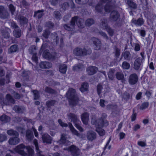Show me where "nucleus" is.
I'll return each mask as SVG.
<instances>
[{"label":"nucleus","mask_w":156,"mask_h":156,"mask_svg":"<svg viewBox=\"0 0 156 156\" xmlns=\"http://www.w3.org/2000/svg\"><path fill=\"white\" fill-rule=\"evenodd\" d=\"M44 10H39L36 12H35L34 14V16L35 17L37 16L38 18H41L43 14V12Z\"/></svg>","instance_id":"obj_32"},{"label":"nucleus","mask_w":156,"mask_h":156,"mask_svg":"<svg viewBox=\"0 0 156 156\" xmlns=\"http://www.w3.org/2000/svg\"><path fill=\"white\" fill-rule=\"evenodd\" d=\"M106 101L102 99H101L100 100V105L101 106L103 107L105 106V104Z\"/></svg>","instance_id":"obj_59"},{"label":"nucleus","mask_w":156,"mask_h":156,"mask_svg":"<svg viewBox=\"0 0 156 156\" xmlns=\"http://www.w3.org/2000/svg\"><path fill=\"white\" fill-rule=\"evenodd\" d=\"M87 136L88 140L92 141L96 138V134L93 131H89L87 133Z\"/></svg>","instance_id":"obj_12"},{"label":"nucleus","mask_w":156,"mask_h":156,"mask_svg":"<svg viewBox=\"0 0 156 156\" xmlns=\"http://www.w3.org/2000/svg\"><path fill=\"white\" fill-rule=\"evenodd\" d=\"M122 67L123 69H129L130 67V65L128 63L126 62H124L122 63Z\"/></svg>","instance_id":"obj_38"},{"label":"nucleus","mask_w":156,"mask_h":156,"mask_svg":"<svg viewBox=\"0 0 156 156\" xmlns=\"http://www.w3.org/2000/svg\"><path fill=\"white\" fill-rule=\"evenodd\" d=\"M102 2H106L107 4L105 7V10L107 12H110L113 7L111 5V0H100Z\"/></svg>","instance_id":"obj_8"},{"label":"nucleus","mask_w":156,"mask_h":156,"mask_svg":"<svg viewBox=\"0 0 156 156\" xmlns=\"http://www.w3.org/2000/svg\"><path fill=\"white\" fill-rule=\"evenodd\" d=\"M42 139L44 143H51V137L47 134H45L42 136Z\"/></svg>","instance_id":"obj_18"},{"label":"nucleus","mask_w":156,"mask_h":156,"mask_svg":"<svg viewBox=\"0 0 156 156\" xmlns=\"http://www.w3.org/2000/svg\"><path fill=\"white\" fill-rule=\"evenodd\" d=\"M89 0H75L77 3L79 4H85Z\"/></svg>","instance_id":"obj_45"},{"label":"nucleus","mask_w":156,"mask_h":156,"mask_svg":"<svg viewBox=\"0 0 156 156\" xmlns=\"http://www.w3.org/2000/svg\"><path fill=\"white\" fill-rule=\"evenodd\" d=\"M17 49V47L16 45H14L10 47L9 49V52L11 53L15 52Z\"/></svg>","instance_id":"obj_33"},{"label":"nucleus","mask_w":156,"mask_h":156,"mask_svg":"<svg viewBox=\"0 0 156 156\" xmlns=\"http://www.w3.org/2000/svg\"><path fill=\"white\" fill-rule=\"evenodd\" d=\"M128 4L129 6L133 8H135L136 7V4L131 0H128Z\"/></svg>","instance_id":"obj_36"},{"label":"nucleus","mask_w":156,"mask_h":156,"mask_svg":"<svg viewBox=\"0 0 156 156\" xmlns=\"http://www.w3.org/2000/svg\"><path fill=\"white\" fill-rule=\"evenodd\" d=\"M53 24L51 22H49L46 24V27L49 29L51 28L53 26Z\"/></svg>","instance_id":"obj_55"},{"label":"nucleus","mask_w":156,"mask_h":156,"mask_svg":"<svg viewBox=\"0 0 156 156\" xmlns=\"http://www.w3.org/2000/svg\"><path fill=\"white\" fill-rule=\"evenodd\" d=\"M91 123L92 125H95L96 131L100 136H102L105 134V132L101 128V127L108 125V122L106 120L102 118L96 120V118L94 117L92 118Z\"/></svg>","instance_id":"obj_1"},{"label":"nucleus","mask_w":156,"mask_h":156,"mask_svg":"<svg viewBox=\"0 0 156 156\" xmlns=\"http://www.w3.org/2000/svg\"><path fill=\"white\" fill-rule=\"evenodd\" d=\"M102 6L99 4L96 7L95 9L98 12H100L101 11Z\"/></svg>","instance_id":"obj_57"},{"label":"nucleus","mask_w":156,"mask_h":156,"mask_svg":"<svg viewBox=\"0 0 156 156\" xmlns=\"http://www.w3.org/2000/svg\"><path fill=\"white\" fill-rule=\"evenodd\" d=\"M90 52V50L89 51H87L85 49L82 50L80 48H76L73 51V54L76 56L85 55L89 54Z\"/></svg>","instance_id":"obj_6"},{"label":"nucleus","mask_w":156,"mask_h":156,"mask_svg":"<svg viewBox=\"0 0 156 156\" xmlns=\"http://www.w3.org/2000/svg\"><path fill=\"white\" fill-rule=\"evenodd\" d=\"M16 19L17 20H19L21 23L24 24L26 23L28 21V20L27 19L23 16H20L18 18V19H17L16 17Z\"/></svg>","instance_id":"obj_30"},{"label":"nucleus","mask_w":156,"mask_h":156,"mask_svg":"<svg viewBox=\"0 0 156 156\" xmlns=\"http://www.w3.org/2000/svg\"><path fill=\"white\" fill-rule=\"evenodd\" d=\"M26 136L27 139L29 140H31L34 137L33 133L30 130H28L27 131Z\"/></svg>","instance_id":"obj_27"},{"label":"nucleus","mask_w":156,"mask_h":156,"mask_svg":"<svg viewBox=\"0 0 156 156\" xmlns=\"http://www.w3.org/2000/svg\"><path fill=\"white\" fill-rule=\"evenodd\" d=\"M7 133L10 136H18L19 134L17 132L13 129H10L7 131Z\"/></svg>","instance_id":"obj_25"},{"label":"nucleus","mask_w":156,"mask_h":156,"mask_svg":"<svg viewBox=\"0 0 156 156\" xmlns=\"http://www.w3.org/2000/svg\"><path fill=\"white\" fill-rule=\"evenodd\" d=\"M10 29L9 28H7L6 31L2 32V35L5 38H7L9 37V32L10 31Z\"/></svg>","instance_id":"obj_35"},{"label":"nucleus","mask_w":156,"mask_h":156,"mask_svg":"<svg viewBox=\"0 0 156 156\" xmlns=\"http://www.w3.org/2000/svg\"><path fill=\"white\" fill-rule=\"evenodd\" d=\"M149 105V104L147 102H145L142 104L140 106V108L141 110H144L147 108Z\"/></svg>","instance_id":"obj_39"},{"label":"nucleus","mask_w":156,"mask_h":156,"mask_svg":"<svg viewBox=\"0 0 156 156\" xmlns=\"http://www.w3.org/2000/svg\"><path fill=\"white\" fill-rule=\"evenodd\" d=\"M138 77L136 74H133L131 75L129 78V82L131 84H134L137 82Z\"/></svg>","instance_id":"obj_14"},{"label":"nucleus","mask_w":156,"mask_h":156,"mask_svg":"<svg viewBox=\"0 0 156 156\" xmlns=\"http://www.w3.org/2000/svg\"><path fill=\"white\" fill-rule=\"evenodd\" d=\"M140 49V47L139 44H136L135 46V50L136 51H139Z\"/></svg>","instance_id":"obj_60"},{"label":"nucleus","mask_w":156,"mask_h":156,"mask_svg":"<svg viewBox=\"0 0 156 156\" xmlns=\"http://www.w3.org/2000/svg\"><path fill=\"white\" fill-rule=\"evenodd\" d=\"M69 126L72 134L77 136H80V134L78 133V131L74 128L71 123H69Z\"/></svg>","instance_id":"obj_24"},{"label":"nucleus","mask_w":156,"mask_h":156,"mask_svg":"<svg viewBox=\"0 0 156 156\" xmlns=\"http://www.w3.org/2000/svg\"><path fill=\"white\" fill-rule=\"evenodd\" d=\"M69 6V5L68 3H65L62 6V8L63 9H65L66 8L68 7Z\"/></svg>","instance_id":"obj_62"},{"label":"nucleus","mask_w":156,"mask_h":156,"mask_svg":"<svg viewBox=\"0 0 156 156\" xmlns=\"http://www.w3.org/2000/svg\"><path fill=\"white\" fill-rule=\"evenodd\" d=\"M119 17V15L116 11H113L110 15V18L113 21H116Z\"/></svg>","instance_id":"obj_20"},{"label":"nucleus","mask_w":156,"mask_h":156,"mask_svg":"<svg viewBox=\"0 0 156 156\" xmlns=\"http://www.w3.org/2000/svg\"><path fill=\"white\" fill-rule=\"evenodd\" d=\"M117 79L119 80H122L124 78V75L121 72H118L116 74Z\"/></svg>","instance_id":"obj_37"},{"label":"nucleus","mask_w":156,"mask_h":156,"mask_svg":"<svg viewBox=\"0 0 156 156\" xmlns=\"http://www.w3.org/2000/svg\"><path fill=\"white\" fill-rule=\"evenodd\" d=\"M7 139L6 136L5 134H0V142H2L5 140Z\"/></svg>","instance_id":"obj_42"},{"label":"nucleus","mask_w":156,"mask_h":156,"mask_svg":"<svg viewBox=\"0 0 156 156\" xmlns=\"http://www.w3.org/2000/svg\"><path fill=\"white\" fill-rule=\"evenodd\" d=\"M68 149L73 156H77L80 154V150L74 145H72Z\"/></svg>","instance_id":"obj_7"},{"label":"nucleus","mask_w":156,"mask_h":156,"mask_svg":"<svg viewBox=\"0 0 156 156\" xmlns=\"http://www.w3.org/2000/svg\"><path fill=\"white\" fill-rule=\"evenodd\" d=\"M4 7L2 6H0V17L3 19L5 18L6 17H3L2 15H3Z\"/></svg>","instance_id":"obj_49"},{"label":"nucleus","mask_w":156,"mask_h":156,"mask_svg":"<svg viewBox=\"0 0 156 156\" xmlns=\"http://www.w3.org/2000/svg\"><path fill=\"white\" fill-rule=\"evenodd\" d=\"M45 90L46 92L50 94H53L55 93V91L54 90H52V89L48 87H47L46 88Z\"/></svg>","instance_id":"obj_46"},{"label":"nucleus","mask_w":156,"mask_h":156,"mask_svg":"<svg viewBox=\"0 0 156 156\" xmlns=\"http://www.w3.org/2000/svg\"><path fill=\"white\" fill-rule=\"evenodd\" d=\"M76 21L79 28H82L84 27L83 20L75 16L72 18L70 24H66L64 26V28L68 31H74Z\"/></svg>","instance_id":"obj_3"},{"label":"nucleus","mask_w":156,"mask_h":156,"mask_svg":"<svg viewBox=\"0 0 156 156\" xmlns=\"http://www.w3.org/2000/svg\"><path fill=\"white\" fill-rule=\"evenodd\" d=\"M14 36L16 37H19L21 36V30L20 29H15L13 31Z\"/></svg>","instance_id":"obj_31"},{"label":"nucleus","mask_w":156,"mask_h":156,"mask_svg":"<svg viewBox=\"0 0 156 156\" xmlns=\"http://www.w3.org/2000/svg\"><path fill=\"white\" fill-rule=\"evenodd\" d=\"M102 26L103 28L106 29L107 32L108 33L109 35L112 36L113 34V31L109 27H108L107 23L103 22H102Z\"/></svg>","instance_id":"obj_19"},{"label":"nucleus","mask_w":156,"mask_h":156,"mask_svg":"<svg viewBox=\"0 0 156 156\" xmlns=\"http://www.w3.org/2000/svg\"><path fill=\"white\" fill-rule=\"evenodd\" d=\"M97 70V68L94 66L89 67L87 69V73L90 75H92L95 74Z\"/></svg>","instance_id":"obj_16"},{"label":"nucleus","mask_w":156,"mask_h":156,"mask_svg":"<svg viewBox=\"0 0 156 156\" xmlns=\"http://www.w3.org/2000/svg\"><path fill=\"white\" fill-rule=\"evenodd\" d=\"M68 118L69 121L73 122L75 124V127L80 131H83L82 128L80 126L79 123L80 122L79 120L77 119L76 116L74 114L70 113L68 115Z\"/></svg>","instance_id":"obj_5"},{"label":"nucleus","mask_w":156,"mask_h":156,"mask_svg":"<svg viewBox=\"0 0 156 156\" xmlns=\"http://www.w3.org/2000/svg\"><path fill=\"white\" fill-rule=\"evenodd\" d=\"M102 90V86L100 84H99L97 86V92L98 95L100 97H102V95H101V91Z\"/></svg>","instance_id":"obj_40"},{"label":"nucleus","mask_w":156,"mask_h":156,"mask_svg":"<svg viewBox=\"0 0 156 156\" xmlns=\"http://www.w3.org/2000/svg\"><path fill=\"white\" fill-rule=\"evenodd\" d=\"M56 55V53H53V55L50 54L48 51L47 50H45L43 54V57L48 59L54 58Z\"/></svg>","instance_id":"obj_9"},{"label":"nucleus","mask_w":156,"mask_h":156,"mask_svg":"<svg viewBox=\"0 0 156 156\" xmlns=\"http://www.w3.org/2000/svg\"><path fill=\"white\" fill-rule=\"evenodd\" d=\"M130 53L128 52H125L123 54V56L126 59H128Z\"/></svg>","instance_id":"obj_58"},{"label":"nucleus","mask_w":156,"mask_h":156,"mask_svg":"<svg viewBox=\"0 0 156 156\" xmlns=\"http://www.w3.org/2000/svg\"><path fill=\"white\" fill-rule=\"evenodd\" d=\"M14 101L12 96L9 94H7L6 97L5 102H4L6 105H10V103H14Z\"/></svg>","instance_id":"obj_17"},{"label":"nucleus","mask_w":156,"mask_h":156,"mask_svg":"<svg viewBox=\"0 0 156 156\" xmlns=\"http://www.w3.org/2000/svg\"><path fill=\"white\" fill-rule=\"evenodd\" d=\"M125 134L121 132L119 134V136L120 139H123L125 136Z\"/></svg>","instance_id":"obj_63"},{"label":"nucleus","mask_w":156,"mask_h":156,"mask_svg":"<svg viewBox=\"0 0 156 156\" xmlns=\"http://www.w3.org/2000/svg\"><path fill=\"white\" fill-rule=\"evenodd\" d=\"M14 150L23 156H34V152L32 147H27L23 144L18 146L15 148Z\"/></svg>","instance_id":"obj_2"},{"label":"nucleus","mask_w":156,"mask_h":156,"mask_svg":"<svg viewBox=\"0 0 156 156\" xmlns=\"http://www.w3.org/2000/svg\"><path fill=\"white\" fill-rule=\"evenodd\" d=\"M137 144L139 146L143 147H144L146 145V144L144 141H139L138 142Z\"/></svg>","instance_id":"obj_54"},{"label":"nucleus","mask_w":156,"mask_h":156,"mask_svg":"<svg viewBox=\"0 0 156 156\" xmlns=\"http://www.w3.org/2000/svg\"><path fill=\"white\" fill-rule=\"evenodd\" d=\"M5 72L2 67H0V76H2L5 74Z\"/></svg>","instance_id":"obj_61"},{"label":"nucleus","mask_w":156,"mask_h":156,"mask_svg":"<svg viewBox=\"0 0 156 156\" xmlns=\"http://www.w3.org/2000/svg\"><path fill=\"white\" fill-rule=\"evenodd\" d=\"M0 120L4 122H7L10 120V118L5 115L0 117Z\"/></svg>","instance_id":"obj_28"},{"label":"nucleus","mask_w":156,"mask_h":156,"mask_svg":"<svg viewBox=\"0 0 156 156\" xmlns=\"http://www.w3.org/2000/svg\"><path fill=\"white\" fill-rule=\"evenodd\" d=\"M132 21L135 25L137 26H140L144 23V21L142 18H140L137 20H136L134 19H132Z\"/></svg>","instance_id":"obj_23"},{"label":"nucleus","mask_w":156,"mask_h":156,"mask_svg":"<svg viewBox=\"0 0 156 156\" xmlns=\"http://www.w3.org/2000/svg\"><path fill=\"white\" fill-rule=\"evenodd\" d=\"M142 60L140 58H136L134 63V68L136 70L141 69Z\"/></svg>","instance_id":"obj_11"},{"label":"nucleus","mask_w":156,"mask_h":156,"mask_svg":"<svg viewBox=\"0 0 156 156\" xmlns=\"http://www.w3.org/2000/svg\"><path fill=\"white\" fill-rule=\"evenodd\" d=\"M114 70L113 69H110L108 73L109 78L111 80H112L114 78Z\"/></svg>","instance_id":"obj_34"},{"label":"nucleus","mask_w":156,"mask_h":156,"mask_svg":"<svg viewBox=\"0 0 156 156\" xmlns=\"http://www.w3.org/2000/svg\"><path fill=\"white\" fill-rule=\"evenodd\" d=\"M55 17L57 19H60L61 14L58 11H55L54 12Z\"/></svg>","instance_id":"obj_51"},{"label":"nucleus","mask_w":156,"mask_h":156,"mask_svg":"<svg viewBox=\"0 0 156 156\" xmlns=\"http://www.w3.org/2000/svg\"><path fill=\"white\" fill-rule=\"evenodd\" d=\"M18 136H16L14 138H11L9 141V143L11 145H15L18 144L20 141Z\"/></svg>","instance_id":"obj_22"},{"label":"nucleus","mask_w":156,"mask_h":156,"mask_svg":"<svg viewBox=\"0 0 156 156\" xmlns=\"http://www.w3.org/2000/svg\"><path fill=\"white\" fill-rule=\"evenodd\" d=\"M67 66L65 64H62L59 67V71L63 73H65L67 70Z\"/></svg>","instance_id":"obj_26"},{"label":"nucleus","mask_w":156,"mask_h":156,"mask_svg":"<svg viewBox=\"0 0 156 156\" xmlns=\"http://www.w3.org/2000/svg\"><path fill=\"white\" fill-rule=\"evenodd\" d=\"M88 85L87 83H84L82 84L81 87L80 89V90L82 92L87 91L88 89Z\"/></svg>","instance_id":"obj_29"},{"label":"nucleus","mask_w":156,"mask_h":156,"mask_svg":"<svg viewBox=\"0 0 156 156\" xmlns=\"http://www.w3.org/2000/svg\"><path fill=\"white\" fill-rule=\"evenodd\" d=\"M110 140L109 139L108 141L107 142L105 147V150H106L107 149L108 150H109L111 148L110 146L109 145V143L110 142Z\"/></svg>","instance_id":"obj_52"},{"label":"nucleus","mask_w":156,"mask_h":156,"mask_svg":"<svg viewBox=\"0 0 156 156\" xmlns=\"http://www.w3.org/2000/svg\"><path fill=\"white\" fill-rule=\"evenodd\" d=\"M33 92L34 95V99H37L39 97V93L38 91L37 90H34Z\"/></svg>","instance_id":"obj_43"},{"label":"nucleus","mask_w":156,"mask_h":156,"mask_svg":"<svg viewBox=\"0 0 156 156\" xmlns=\"http://www.w3.org/2000/svg\"><path fill=\"white\" fill-rule=\"evenodd\" d=\"M94 45V48L97 50H99L101 48V41L98 39L93 38L92 39Z\"/></svg>","instance_id":"obj_13"},{"label":"nucleus","mask_w":156,"mask_h":156,"mask_svg":"<svg viewBox=\"0 0 156 156\" xmlns=\"http://www.w3.org/2000/svg\"><path fill=\"white\" fill-rule=\"evenodd\" d=\"M66 135L62 134L61 136V139L58 142L60 144H63L65 145H68L71 144V142L67 140L66 138Z\"/></svg>","instance_id":"obj_10"},{"label":"nucleus","mask_w":156,"mask_h":156,"mask_svg":"<svg viewBox=\"0 0 156 156\" xmlns=\"http://www.w3.org/2000/svg\"><path fill=\"white\" fill-rule=\"evenodd\" d=\"M9 9L11 11L12 15L14 14V12L15 11V8L14 6L12 4H10L9 6Z\"/></svg>","instance_id":"obj_50"},{"label":"nucleus","mask_w":156,"mask_h":156,"mask_svg":"<svg viewBox=\"0 0 156 156\" xmlns=\"http://www.w3.org/2000/svg\"><path fill=\"white\" fill-rule=\"evenodd\" d=\"M55 101L54 100H51L47 102L46 104L48 107H49L55 104Z\"/></svg>","instance_id":"obj_47"},{"label":"nucleus","mask_w":156,"mask_h":156,"mask_svg":"<svg viewBox=\"0 0 156 156\" xmlns=\"http://www.w3.org/2000/svg\"><path fill=\"white\" fill-rule=\"evenodd\" d=\"M32 130L34 131L35 137H37L38 136V133L37 130L34 127L32 128Z\"/></svg>","instance_id":"obj_64"},{"label":"nucleus","mask_w":156,"mask_h":156,"mask_svg":"<svg viewBox=\"0 0 156 156\" xmlns=\"http://www.w3.org/2000/svg\"><path fill=\"white\" fill-rule=\"evenodd\" d=\"M13 109L16 111L17 113L20 112V108L17 106H15L13 108Z\"/></svg>","instance_id":"obj_53"},{"label":"nucleus","mask_w":156,"mask_h":156,"mask_svg":"<svg viewBox=\"0 0 156 156\" xmlns=\"http://www.w3.org/2000/svg\"><path fill=\"white\" fill-rule=\"evenodd\" d=\"M75 93V90L72 88H69L68 92L66 93L70 105H75L77 104L78 101H80L78 100Z\"/></svg>","instance_id":"obj_4"},{"label":"nucleus","mask_w":156,"mask_h":156,"mask_svg":"<svg viewBox=\"0 0 156 156\" xmlns=\"http://www.w3.org/2000/svg\"><path fill=\"white\" fill-rule=\"evenodd\" d=\"M89 115L86 112H85L82 114L81 116L82 120L83 123L85 125L88 124V122L89 120Z\"/></svg>","instance_id":"obj_15"},{"label":"nucleus","mask_w":156,"mask_h":156,"mask_svg":"<svg viewBox=\"0 0 156 156\" xmlns=\"http://www.w3.org/2000/svg\"><path fill=\"white\" fill-rule=\"evenodd\" d=\"M40 66L41 68H49L51 67L52 64L49 62H41L40 63Z\"/></svg>","instance_id":"obj_21"},{"label":"nucleus","mask_w":156,"mask_h":156,"mask_svg":"<svg viewBox=\"0 0 156 156\" xmlns=\"http://www.w3.org/2000/svg\"><path fill=\"white\" fill-rule=\"evenodd\" d=\"M58 122L59 125L62 127H67L68 126V125L66 123L63 122L61 119H58Z\"/></svg>","instance_id":"obj_48"},{"label":"nucleus","mask_w":156,"mask_h":156,"mask_svg":"<svg viewBox=\"0 0 156 156\" xmlns=\"http://www.w3.org/2000/svg\"><path fill=\"white\" fill-rule=\"evenodd\" d=\"M49 34V31L45 30L43 34V36L45 38H47L48 37V36Z\"/></svg>","instance_id":"obj_56"},{"label":"nucleus","mask_w":156,"mask_h":156,"mask_svg":"<svg viewBox=\"0 0 156 156\" xmlns=\"http://www.w3.org/2000/svg\"><path fill=\"white\" fill-rule=\"evenodd\" d=\"M94 23V21L93 19H89L87 20L86 21V25L88 26H91Z\"/></svg>","instance_id":"obj_41"},{"label":"nucleus","mask_w":156,"mask_h":156,"mask_svg":"<svg viewBox=\"0 0 156 156\" xmlns=\"http://www.w3.org/2000/svg\"><path fill=\"white\" fill-rule=\"evenodd\" d=\"M83 67V65H79L75 66L73 68V70H79L82 68Z\"/></svg>","instance_id":"obj_44"}]
</instances>
